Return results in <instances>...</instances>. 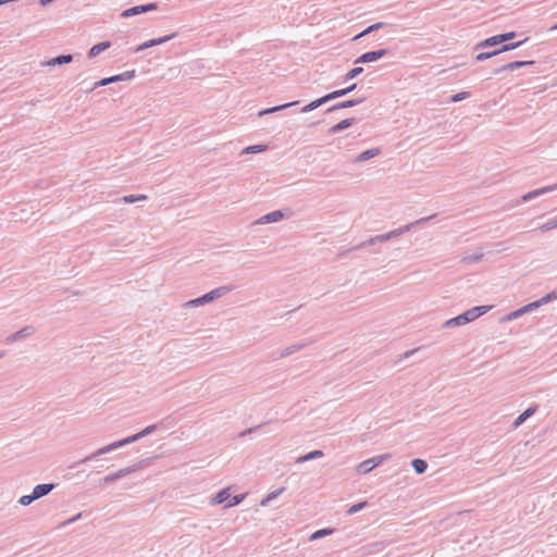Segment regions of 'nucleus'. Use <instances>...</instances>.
<instances>
[{
	"instance_id": "obj_22",
	"label": "nucleus",
	"mask_w": 557,
	"mask_h": 557,
	"mask_svg": "<svg viewBox=\"0 0 557 557\" xmlns=\"http://www.w3.org/2000/svg\"><path fill=\"white\" fill-rule=\"evenodd\" d=\"M380 153V149L377 148H373V149H368L363 152H361L356 159H355V162L357 163H360V162H364L371 158H374L376 157L377 154Z\"/></svg>"
},
{
	"instance_id": "obj_1",
	"label": "nucleus",
	"mask_w": 557,
	"mask_h": 557,
	"mask_svg": "<svg viewBox=\"0 0 557 557\" xmlns=\"http://www.w3.org/2000/svg\"><path fill=\"white\" fill-rule=\"evenodd\" d=\"M157 429V425L156 424H152V425H149L147 428H145L143 431L134 434V435H131L128 437H125V438H122L120 441H116V442H113L111 444H108L97 450H95L94 453H91L90 455H88L87 457H85L84 459H82L79 461V463H85V462H88L97 457H100L104 454H109V453H112L121 447H124L128 444H132V443H135L137 441H139L140 438L151 434L154 430Z\"/></svg>"
},
{
	"instance_id": "obj_9",
	"label": "nucleus",
	"mask_w": 557,
	"mask_h": 557,
	"mask_svg": "<svg viewBox=\"0 0 557 557\" xmlns=\"http://www.w3.org/2000/svg\"><path fill=\"white\" fill-rule=\"evenodd\" d=\"M557 190V183L556 184H553V185H548V186H545V187H542V188H539V189H534L532 191H529L527 194H524L522 197H521V201L522 202H527V201H530L539 196H542V195H545L547 193H552V191H555Z\"/></svg>"
},
{
	"instance_id": "obj_20",
	"label": "nucleus",
	"mask_w": 557,
	"mask_h": 557,
	"mask_svg": "<svg viewBox=\"0 0 557 557\" xmlns=\"http://www.w3.org/2000/svg\"><path fill=\"white\" fill-rule=\"evenodd\" d=\"M230 487H225L223 490H221L210 502L211 505H220L222 503H224L225 500H227L231 496L230 494Z\"/></svg>"
},
{
	"instance_id": "obj_37",
	"label": "nucleus",
	"mask_w": 557,
	"mask_h": 557,
	"mask_svg": "<svg viewBox=\"0 0 557 557\" xmlns=\"http://www.w3.org/2000/svg\"><path fill=\"white\" fill-rule=\"evenodd\" d=\"M555 227H557V216L547 221L546 223L542 224L539 227V230L544 233V232H548Z\"/></svg>"
},
{
	"instance_id": "obj_13",
	"label": "nucleus",
	"mask_w": 557,
	"mask_h": 557,
	"mask_svg": "<svg viewBox=\"0 0 557 557\" xmlns=\"http://www.w3.org/2000/svg\"><path fill=\"white\" fill-rule=\"evenodd\" d=\"M133 75H134V71L126 72L124 74H117V75H114V76H111V77H106V78H102L101 81H99L98 83H96V87L107 86V85L112 84V83L121 82V81H123L125 78L133 77Z\"/></svg>"
},
{
	"instance_id": "obj_27",
	"label": "nucleus",
	"mask_w": 557,
	"mask_h": 557,
	"mask_svg": "<svg viewBox=\"0 0 557 557\" xmlns=\"http://www.w3.org/2000/svg\"><path fill=\"white\" fill-rule=\"evenodd\" d=\"M360 102H361L360 99L346 100V101L339 102V103L329 108L327 111L331 112V111H334V110H337V109L350 108V107L359 104Z\"/></svg>"
},
{
	"instance_id": "obj_26",
	"label": "nucleus",
	"mask_w": 557,
	"mask_h": 557,
	"mask_svg": "<svg viewBox=\"0 0 557 557\" xmlns=\"http://www.w3.org/2000/svg\"><path fill=\"white\" fill-rule=\"evenodd\" d=\"M465 324H467V323L465 322L463 315L459 314L455 318H451V319L445 321L443 324V327L450 329V327L461 326Z\"/></svg>"
},
{
	"instance_id": "obj_21",
	"label": "nucleus",
	"mask_w": 557,
	"mask_h": 557,
	"mask_svg": "<svg viewBox=\"0 0 557 557\" xmlns=\"http://www.w3.org/2000/svg\"><path fill=\"white\" fill-rule=\"evenodd\" d=\"M374 468H375V463L373 462L372 458H370V459H367V460L360 462L356 467V470L360 474H367L370 471H372Z\"/></svg>"
},
{
	"instance_id": "obj_16",
	"label": "nucleus",
	"mask_w": 557,
	"mask_h": 557,
	"mask_svg": "<svg viewBox=\"0 0 557 557\" xmlns=\"http://www.w3.org/2000/svg\"><path fill=\"white\" fill-rule=\"evenodd\" d=\"M73 61L72 54H63L55 57L45 63L46 66H54V65H62V64H69Z\"/></svg>"
},
{
	"instance_id": "obj_10",
	"label": "nucleus",
	"mask_w": 557,
	"mask_h": 557,
	"mask_svg": "<svg viewBox=\"0 0 557 557\" xmlns=\"http://www.w3.org/2000/svg\"><path fill=\"white\" fill-rule=\"evenodd\" d=\"M136 469H137V466H131V467L120 469L119 471H116L114 473L106 475L103 478V482L107 484L112 483V482L120 480V479L128 475L129 473L136 471Z\"/></svg>"
},
{
	"instance_id": "obj_11",
	"label": "nucleus",
	"mask_w": 557,
	"mask_h": 557,
	"mask_svg": "<svg viewBox=\"0 0 557 557\" xmlns=\"http://www.w3.org/2000/svg\"><path fill=\"white\" fill-rule=\"evenodd\" d=\"M35 332H36V327L35 326L26 325L23 329H21L20 331L11 334L8 337V342L13 343V342L20 341L22 338L30 337L32 335L35 334Z\"/></svg>"
},
{
	"instance_id": "obj_35",
	"label": "nucleus",
	"mask_w": 557,
	"mask_h": 557,
	"mask_svg": "<svg viewBox=\"0 0 557 557\" xmlns=\"http://www.w3.org/2000/svg\"><path fill=\"white\" fill-rule=\"evenodd\" d=\"M245 497L246 494H238L233 496L232 498L228 499L227 504L225 505V508H231L240 504L245 499Z\"/></svg>"
},
{
	"instance_id": "obj_41",
	"label": "nucleus",
	"mask_w": 557,
	"mask_h": 557,
	"mask_svg": "<svg viewBox=\"0 0 557 557\" xmlns=\"http://www.w3.org/2000/svg\"><path fill=\"white\" fill-rule=\"evenodd\" d=\"M199 306H203L200 297L191 299V300H188L185 304H183V308L184 309L196 308V307H199Z\"/></svg>"
},
{
	"instance_id": "obj_17",
	"label": "nucleus",
	"mask_w": 557,
	"mask_h": 557,
	"mask_svg": "<svg viewBox=\"0 0 557 557\" xmlns=\"http://www.w3.org/2000/svg\"><path fill=\"white\" fill-rule=\"evenodd\" d=\"M323 456H324V453L322 450H320V449L312 450L306 455L299 456L296 459V463H304V462H307L310 460L322 458Z\"/></svg>"
},
{
	"instance_id": "obj_44",
	"label": "nucleus",
	"mask_w": 557,
	"mask_h": 557,
	"mask_svg": "<svg viewBox=\"0 0 557 557\" xmlns=\"http://www.w3.org/2000/svg\"><path fill=\"white\" fill-rule=\"evenodd\" d=\"M470 97L468 91H461L451 97V102H459Z\"/></svg>"
},
{
	"instance_id": "obj_19",
	"label": "nucleus",
	"mask_w": 557,
	"mask_h": 557,
	"mask_svg": "<svg viewBox=\"0 0 557 557\" xmlns=\"http://www.w3.org/2000/svg\"><path fill=\"white\" fill-rule=\"evenodd\" d=\"M355 123V119H345L330 128V134L339 133Z\"/></svg>"
},
{
	"instance_id": "obj_18",
	"label": "nucleus",
	"mask_w": 557,
	"mask_h": 557,
	"mask_svg": "<svg viewBox=\"0 0 557 557\" xmlns=\"http://www.w3.org/2000/svg\"><path fill=\"white\" fill-rule=\"evenodd\" d=\"M537 409V406H532L530 408H528L527 410H524L520 416H518V418L515 420L513 422V428H518L528 418H530L531 416H533L535 413Z\"/></svg>"
},
{
	"instance_id": "obj_5",
	"label": "nucleus",
	"mask_w": 557,
	"mask_h": 557,
	"mask_svg": "<svg viewBox=\"0 0 557 557\" xmlns=\"http://www.w3.org/2000/svg\"><path fill=\"white\" fill-rule=\"evenodd\" d=\"M523 41H518V42H513V44H508V45H504L502 48L499 49H496V50H493V51H490V52H481L479 53L476 57H475V60L481 62V61H484V60H487L494 55H497L504 51H509V50H513L516 48H518L519 46L522 45Z\"/></svg>"
},
{
	"instance_id": "obj_48",
	"label": "nucleus",
	"mask_w": 557,
	"mask_h": 557,
	"mask_svg": "<svg viewBox=\"0 0 557 557\" xmlns=\"http://www.w3.org/2000/svg\"><path fill=\"white\" fill-rule=\"evenodd\" d=\"M389 457V455L385 454V455H380V456H375L372 458L373 462L375 463V467L380 466L382 462H384L385 460H387Z\"/></svg>"
},
{
	"instance_id": "obj_45",
	"label": "nucleus",
	"mask_w": 557,
	"mask_h": 557,
	"mask_svg": "<svg viewBox=\"0 0 557 557\" xmlns=\"http://www.w3.org/2000/svg\"><path fill=\"white\" fill-rule=\"evenodd\" d=\"M154 46H156L154 39H150V40H147V41L143 42L141 45H139V46L135 49V51H136V52H139V51H141V50H145V49H147V48H151V47H154Z\"/></svg>"
},
{
	"instance_id": "obj_34",
	"label": "nucleus",
	"mask_w": 557,
	"mask_h": 557,
	"mask_svg": "<svg viewBox=\"0 0 557 557\" xmlns=\"http://www.w3.org/2000/svg\"><path fill=\"white\" fill-rule=\"evenodd\" d=\"M146 195H127L122 198L125 203H134L137 201L146 200Z\"/></svg>"
},
{
	"instance_id": "obj_51",
	"label": "nucleus",
	"mask_w": 557,
	"mask_h": 557,
	"mask_svg": "<svg viewBox=\"0 0 557 557\" xmlns=\"http://www.w3.org/2000/svg\"><path fill=\"white\" fill-rule=\"evenodd\" d=\"M519 318V314L517 313V311H511L510 313H508L507 315H505L503 318V321H512V320H516Z\"/></svg>"
},
{
	"instance_id": "obj_2",
	"label": "nucleus",
	"mask_w": 557,
	"mask_h": 557,
	"mask_svg": "<svg viewBox=\"0 0 557 557\" xmlns=\"http://www.w3.org/2000/svg\"><path fill=\"white\" fill-rule=\"evenodd\" d=\"M432 218H433V215L428 216V218H422V219H420V220L416 221L414 223L404 225V226H401V227H399V228L393 230V231H391V232H388V233H385V234H382V235H376V236H374V240H377V243H384V242H387V240H389V239H393V238H395V237H398V236H400L401 234H404V233L408 232V231L411 228V226H413L414 224L423 223V222H425V221L431 220Z\"/></svg>"
},
{
	"instance_id": "obj_49",
	"label": "nucleus",
	"mask_w": 557,
	"mask_h": 557,
	"mask_svg": "<svg viewBox=\"0 0 557 557\" xmlns=\"http://www.w3.org/2000/svg\"><path fill=\"white\" fill-rule=\"evenodd\" d=\"M524 310L527 313L540 308V304L537 302V300L533 301V302H530L525 306H523Z\"/></svg>"
},
{
	"instance_id": "obj_6",
	"label": "nucleus",
	"mask_w": 557,
	"mask_h": 557,
	"mask_svg": "<svg viewBox=\"0 0 557 557\" xmlns=\"http://www.w3.org/2000/svg\"><path fill=\"white\" fill-rule=\"evenodd\" d=\"M491 309L492 306H478L465 311L461 314L463 315L465 322L470 323L478 319L479 317L487 313Z\"/></svg>"
},
{
	"instance_id": "obj_53",
	"label": "nucleus",
	"mask_w": 557,
	"mask_h": 557,
	"mask_svg": "<svg viewBox=\"0 0 557 557\" xmlns=\"http://www.w3.org/2000/svg\"><path fill=\"white\" fill-rule=\"evenodd\" d=\"M516 311H517V313L519 314V318H520L521 315H523V314H525V313H527L523 307H521V308L517 309Z\"/></svg>"
},
{
	"instance_id": "obj_28",
	"label": "nucleus",
	"mask_w": 557,
	"mask_h": 557,
	"mask_svg": "<svg viewBox=\"0 0 557 557\" xmlns=\"http://www.w3.org/2000/svg\"><path fill=\"white\" fill-rule=\"evenodd\" d=\"M483 257H484L483 252L478 251L472 255H465L461 258V261L465 263H476V262H480L483 259Z\"/></svg>"
},
{
	"instance_id": "obj_52",
	"label": "nucleus",
	"mask_w": 557,
	"mask_h": 557,
	"mask_svg": "<svg viewBox=\"0 0 557 557\" xmlns=\"http://www.w3.org/2000/svg\"><path fill=\"white\" fill-rule=\"evenodd\" d=\"M82 517V513H77L75 517L69 519L66 522H64V524H70V523H73L74 521H77L79 518Z\"/></svg>"
},
{
	"instance_id": "obj_32",
	"label": "nucleus",
	"mask_w": 557,
	"mask_h": 557,
	"mask_svg": "<svg viewBox=\"0 0 557 557\" xmlns=\"http://www.w3.org/2000/svg\"><path fill=\"white\" fill-rule=\"evenodd\" d=\"M305 347L304 344H294V345H290L286 348H284L282 351H281V357H287L296 351H299L300 349H302Z\"/></svg>"
},
{
	"instance_id": "obj_25",
	"label": "nucleus",
	"mask_w": 557,
	"mask_h": 557,
	"mask_svg": "<svg viewBox=\"0 0 557 557\" xmlns=\"http://www.w3.org/2000/svg\"><path fill=\"white\" fill-rule=\"evenodd\" d=\"M297 103H298V101H293V102L284 103V104H281V106L272 107V108H269V109H264V110H261L259 112V115L262 116V115H265V114L274 113V112L284 110L286 108L296 106Z\"/></svg>"
},
{
	"instance_id": "obj_24",
	"label": "nucleus",
	"mask_w": 557,
	"mask_h": 557,
	"mask_svg": "<svg viewBox=\"0 0 557 557\" xmlns=\"http://www.w3.org/2000/svg\"><path fill=\"white\" fill-rule=\"evenodd\" d=\"M384 26H385V23H383V22H377L375 24H372L369 27H367L364 30H362L360 34L356 35L354 37V40H358V39L369 35V34H371L372 32L381 29Z\"/></svg>"
},
{
	"instance_id": "obj_12",
	"label": "nucleus",
	"mask_w": 557,
	"mask_h": 557,
	"mask_svg": "<svg viewBox=\"0 0 557 557\" xmlns=\"http://www.w3.org/2000/svg\"><path fill=\"white\" fill-rule=\"evenodd\" d=\"M534 61H513V62H509L500 67H497L494 70V74H499L500 72L503 71H515V70H518L522 66H525V65H531L533 64Z\"/></svg>"
},
{
	"instance_id": "obj_23",
	"label": "nucleus",
	"mask_w": 557,
	"mask_h": 557,
	"mask_svg": "<svg viewBox=\"0 0 557 557\" xmlns=\"http://www.w3.org/2000/svg\"><path fill=\"white\" fill-rule=\"evenodd\" d=\"M109 47H110V42L109 41L99 42V44H97V45H95V46H92L90 48V50L88 51V57L89 58H95L96 55H98L102 51L107 50Z\"/></svg>"
},
{
	"instance_id": "obj_40",
	"label": "nucleus",
	"mask_w": 557,
	"mask_h": 557,
	"mask_svg": "<svg viewBox=\"0 0 557 557\" xmlns=\"http://www.w3.org/2000/svg\"><path fill=\"white\" fill-rule=\"evenodd\" d=\"M265 150V146L263 145H253V146H248L246 147L242 153H257V152H262Z\"/></svg>"
},
{
	"instance_id": "obj_36",
	"label": "nucleus",
	"mask_w": 557,
	"mask_h": 557,
	"mask_svg": "<svg viewBox=\"0 0 557 557\" xmlns=\"http://www.w3.org/2000/svg\"><path fill=\"white\" fill-rule=\"evenodd\" d=\"M333 533V529H321V530H318L315 532H313L310 536V540L313 541V540H318V539H321L323 536H326V535H330Z\"/></svg>"
},
{
	"instance_id": "obj_56",
	"label": "nucleus",
	"mask_w": 557,
	"mask_h": 557,
	"mask_svg": "<svg viewBox=\"0 0 557 557\" xmlns=\"http://www.w3.org/2000/svg\"><path fill=\"white\" fill-rule=\"evenodd\" d=\"M555 29H557V23L554 26H552V28H550V30H555Z\"/></svg>"
},
{
	"instance_id": "obj_54",
	"label": "nucleus",
	"mask_w": 557,
	"mask_h": 557,
	"mask_svg": "<svg viewBox=\"0 0 557 557\" xmlns=\"http://www.w3.org/2000/svg\"><path fill=\"white\" fill-rule=\"evenodd\" d=\"M417 351V349H411L405 352L404 357L408 358L409 356L413 355Z\"/></svg>"
},
{
	"instance_id": "obj_43",
	"label": "nucleus",
	"mask_w": 557,
	"mask_h": 557,
	"mask_svg": "<svg viewBox=\"0 0 557 557\" xmlns=\"http://www.w3.org/2000/svg\"><path fill=\"white\" fill-rule=\"evenodd\" d=\"M366 506H367V503H366V502H361V503L355 504V505H352V506L348 509L347 513H348V515H354V513H356V512L360 511L361 509H363Z\"/></svg>"
},
{
	"instance_id": "obj_3",
	"label": "nucleus",
	"mask_w": 557,
	"mask_h": 557,
	"mask_svg": "<svg viewBox=\"0 0 557 557\" xmlns=\"http://www.w3.org/2000/svg\"><path fill=\"white\" fill-rule=\"evenodd\" d=\"M233 290V286H230V285H224V286H220V287H216L212 290H210L209 293L202 295L200 298H201V301H202V305H207L215 299H219L221 297H224L225 295H227L228 293H231Z\"/></svg>"
},
{
	"instance_id": "obj_57",
	"label": "nucleus",
	"mask_w": 557,
	"mask_h": 557,
	"mask_svg": "<svg viewBox=\"0 0 557 557\" xmlns=\"http://www.w3.org/2000/svg\"><path fill=\"white\" fill-rule=\"evenodd\" d=\"M2 357H3V352H2V351H0V358H2Z\"/></svg>"
},
{
	"instance_id": "obj_42",
	"label": "nucleus",
	"mask_w": 557,
	"mask_h": 557,
	"mask_svg": "<svg viewBox=\"0 0 557 557\" xmlns=\"http://www.w3.org/2000/svg\"><path fill=\"white\" fill-rule=\"evenodd\" d=\"M34 500H36V497L34 496V494L32 493L30 495H23L20 497L18 499V503L22 505V506H28L30 505Z\"/></svg>"
},
{
	"instance_id": "obj_50",
	"label": "nucleus",
	"mask_w": 557,
	"mask_h": 557,
	"mask_svg": "<svg viewBox=\"0 0 557 557\" xmlns=\"http://www.w3.org/2000/svg\"><path fill=\"white\" fill-rule=\"evenodd\" d=\"M374 244H377V240H374V237H371L370 239L359 244L358 246H356L354 249H361L366 246H370V245H374Z\"/></svg>"
},
{
	"instance_id": "obj_7",
	"label": "nucleus",
	"mask_w": 557,
	"mask_h": 557,
	"mask_svg": "<svg viewBox=\"0 0 557 557\" xmlns=\"http://www.w3.org/2000/svg\"><path fill=\"white\" fill-rule=\"evenodd\" d=\"M386 54H387V50L386 49H380V50H375V51H368V52L361 54L360 57H358L355 60V63L358 64V63L375 62V61L382 59L383 57H385Z\"/></svg>"
},
{
	"instance_id": "obj_47",
	"label": "nucleus",
	"mask_w": 557,
	"mask_h": 557,
	"mask_svg": "<svg viewBox=\"0 0 557 557\" xmlns=\"http://www.w3.org/2000/svg\"><path fill=\"white\" fill-rule=\"evenodd\" d=\"M516 36L513 32L505 33L500 35H496V38H498L502 42L507 41L509 39H512Z\"/></svg>"
},
{
	"instance_id": "obj_4",
	"label": "nucleus",
	"mask_w": 557,
	"mask_h": 557,
	"mask_svg": "<svg viewBox=\"0 0 557 557\" xmlns=\"http://www.w3.org/2000/svg\"><path fill=\"white\" fill-rule=\"evenodd\" d=\"M157 9H158V3L157 2H150V3H147V4L136 5V7L126 9V10H124L121 13V16L126 18V17L135 16V15L141 14V13H147V12H150V11H154Z\"/></svg>"
},
{
	"instance_id": "obj_38",
	"label": "nucleus",
	"mask_w": 557,
	"mask_h": 557,
	"mask_svg": "<svg viewBox=\"0 0 557 557\" xmlns=\"http://www.w3.org/2000/svg\"><path fill=\"white\" fill-rule=\"evenodd\" d=\"M556 299H557V294L555 292H552V293L543 296L542 298L537 299V302L540 304V307H541V306L547 305L550 301L556 300Z\"/></svg>"
},
{
	"instance_id": "obj_15",
	"label": "nucleus",
	"mask_w": 557,
	"mask_h": 557,
	"mask_svg": "<svg viewBox=\"0 0 557 557\" xmlns=\"http://www.w3.org/2000/svg\"><path fill=\"white\" fill-rule=\"evenodd\" d=\"M54 487V484H38L34 487L33 494L36 497V499L41 498L46 495H48Z\"/></svg>"
},
{
	"instance_id": "obj_30",
	"label": "nucleus",
	"mask_w": 557,
	"mask_h": 557,
	"mask_svg": "<svg viewBox=\"0 0 557 557\" xmlns=\"http://www.w3.org/2000/svg\"><path fill=\"white\" fill-rule=\"evenodd\" d=\"M283 491H284V487H281V488H278V490H275V491H273V492L269 493V494H268V495H267V496H265V497L260 502V505H261V506H263V507H264V506H268V505H269V503H270L271 500L275 499L278 495H281V494L283 493Z\"/></svg>"
},
{
	"instance_id": "obj_8",
	"label": "nucleus",
	"mask_w": 557,
	"mask_h": 557,
	"mask_svg": "<svg viewBox=\"0 0 557 557\" xmlns=\"http://www.w3.org/2000/svg\"><path fill=\"white\" fill-rule=\"evenodd\" d=\"M287 215L281 211V210H275V211H272L270 213H267L264 215H262L261 218H259L258 220H256L253 222L255 225H258V224H269V223H276V222H280L282 221L283 219H285Z\"/></svg>"
},
{
	"instance_id": "obj_31",
	"label": "nucleus",
	"mask_w": 557,
	"mask_h": 557,
	"mask_svg": "<svg viewBox=\"0 0 557 557\" xmlns=\"http://www.w3.org/2000/svg\"><path fill=\"white\" fill-rule=\"evenodd\" d=\"M498 44H502V41H500L498 38H496V35H495V36H492V37H490V38H487V39H485V40L481 41V42L476 46V48H478V49H481V48H486V47H494V46H496V45H498Z\"/></svg>"
},
{
	"instance_id": "obj_33",
	"label": "nucleus",
	"mask_w": 557,
	"mask_h": 557,
	"mask_svg": "<svg viewBox=\"0 0 557 557\" xmlns=\"http://www.w3.org/2000/svg\"><path fill=\"white\" fill-rule=\"evenodd\" d=\"M355 88H356V84H352V85H350L347 88L335 90V91L330 94L331 99L333 100V99L339 98L342 96H345V95L351 92L352 90H355Z\"/></svg>"
},
{
	"instance_id": "obj_14",
	"label": "nucleus",
	"mask_w": 557,
	"mask_h": 557,
	"mask_svg": "<svg viewBox=\"0 0 557 557\" xmlns=\"http://www.w3.org/2000/svg\"><path fill=\"white\" fill-rule=\"evenodd\" d=\"M331 99V96L330 94L317 99V100H313L311 101L309 104L305 106L302 109H301V112L302 113H307V112H310L319 107H321L322 104L329 102Z\"/></svg>"
},
{
	"instance_id": "obj_29",
	"label": "nucleus",
	"mask_w": 557,
	"mask_h": 557,
	"mask_svg": "<svg viewBox=\"0 0 557 557\" xmlns=\"http://www.w3.org/2000/svg\"><path fill=\"white\" fill-rule=\"evenodd\" d=\"M411 463H412L414 471L418 474H422L426 471L428 463L423 459H419V458L413 459Z\"/></svg>"
},
{
	"instance_id": "obj_46",
	"label": "nucleus",
	"mask_w": 557,
	"mask_h": 557,
	"mask_svg": "<svg viewBox=\"0 0 557 557\" xmlns=\"http://www.w3.org/2000/svg\"><path fill=\"white\" fill-rule=\"evenodd\" d=\"M175 35H176V34H175V33H173V34H170V35H165V36H163V37L156 38V39H154L156 46L168 42L169 40H171L172 38H174V37H175Z\"/></svg>"
},
{
	"instance_id": "obj_55",
	"label": "nucleus",
	"mask_w": 557,
	"mask_h": 557,
	"mask_svg": "<svg viewBox=\"0 0 557 557\" xmlns=\"http://www.w3.org/2000/svg\"><path fill=\"white\" fill-rule=\"evenodd\" d=\"M252 430H253V429H248V430L244 431L240 435H242V436H244V435H246V434H248V433H251V432H252Z\"/></svg>"
},
{
	"instance_id": "obj_39",
	"label": "nucleus",
	"mask_w": 557,
	"mask_h": 557,
	"mask_svg": "<svg viewBox=\"0 0 557 557\" xmlns=\"http://www.w3.org/2000/svg\"><path fill=\"white\" fill-rule=\"evenodd\" d=\"M362 72H363V67H361V66H356V67L351 69V70H350V71L345 75V81L354 79V78H356L358 75H360Z\"/></svg>"
}]
</instances>
